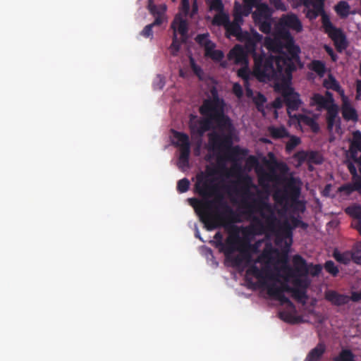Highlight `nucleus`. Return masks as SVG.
Instances as JSON below:
<instances>
[{
  "instance_id": "obj_15",
  "label": "nucleus",
  "mask_w": 361,
  "mask_h": 361,
  "mask_svg": "<svg viewBox=\"0 0 361 361\" xmlns=\"http://www.w3.org/2000/svg\"><path fill=\"white\" fill-rule=\"evenodd\" d=\"M191 117L189 123L190 135L193 139L201 140L204 133L211 129V125L212 122L214 123V121L207 117L204 120L192 121V118H194L195 116L191 115Z\"/></svg>"
},
{
  "instance_id": "obj_44",
  "label": "nucleus",
  "mask_w": 361,
  "mask_h": 361,
  "mask_svg": "<svg viewBox=\"0 0 361 361\" xmlns=\"http://www.w3.org/2000/svg\"><path fill=\"white\" fill-rule=\"evenodd\" d=\"M292 230L296 228H301L302 229H306L308 227L307 224L302 221L300 218L291 216L290 222Z\"/></svg>"
},
{
  "instance_id": "obj_3",
  "label": "nucleus",
  "mask_w": 361,
  "mask_h": 361,
  "mask_svg": "<svg viewBox=\"0 0 361 361\" xmlns=\"http://www.w3.org/2000/svg\"><path fill=\"white\" fill-rule=\"evenodd\" d=\"M188 200L209 231L220 226L225 228L226 224L234 225L241 222L240 214L224 201L223 195L212 200L200 201L196 198Z\"/></svg>"
},
{
  "instance_id": "obj_23",
  "label": "nucleus",
  "mask_w": 361,
  "mask_h": 361,
  "mask_svg": "<svg viewBox=\"0 0 361 361\" xmlns=\"http://www.w3.org/2000/svg\"><path fill=\"white\" fill-rule=\"evenodd\" d=\"M326 123L327 129L331 131L333 130L335 125L336 119L338 116V106L335 104H331L326 108Z\"/></svg>"
},
{
  "instance_id": "obj_55",
  "label": "nucleus",
  "mask_w": 361,
  "mask_h": 361,
  "mask_svg": "<svg viewBox=\"0 0 361 361\" xmlns=\"http://www.w3.org/2000/svg\"><path fill=\"white\" fill-rule=\"evenodd\" d=\"M216 47V44L212 41H208L207 44H204V55L207 57H209L212 51H214V48Z\"/></svg>"
},
{
  "instance_id": "obj_36",
  "label": "nucleus",
  "mask_w": 361,
  "mask_h": 361,
  "mask_svg": "<svg viewBox=\"0 0 361 361\" xmlns=\"http://www.w3.org/2000/svg\"><path fill=\"white\" fill-rule=\"evenodd\" d=\"M289 137V140L287 142L286 145V151L288 153H290L292 151L295 149V148L299 145L301 142V140L299 137L295 135H290Z\"/></svg>"
},
{
  "instance_id": "obj_22",
  "label": "nucleus",
  "mask_w": 361,
  "mask_h": 361,
  "mask_svg": "<svg viewBox=\"0 0 361 361\" xmlns=\"http://www.w3.org/2000/svg\"><path fill=\"white\" fill-rule=\"evenodd\" d=\"M325 351L324 344L319 343L315 348L310 351L305 361H319Z\"/></svg>"
},
{
  "instance_id": "obj_45",
  "label": "nucleus",
  "mask_w": 361,
  "mask_h": 361,
  "mask_svg": "<svg viewBox=\"0 0 361 361\" xmlns=\"http://www.w3.org/2000/svg\"><path fill=\"white\" fill-rule=\"evenodd\" d=\"M322 162L321 156L314 151L308 152V164H320Z\"/></svg>"
},
{
  "instance_id": "obj_57",
  "label": "nucleus",
  "mask_w": 361,
  "mask_h": 361,
  "mask_svg": "<svg viewBox=\"0 0 361 361\" xmlns=\"http://www.w3.org/2000/svg\"><path fill=\"white\" fill-rule=\"evenodd\" d=\"M346 166H347V168H348L349 172L350 173V174L353 176V179H355V178H359V175L357 173V169H356L354 163H353L350 161H346Z\"/></svg>"
},
{
  "instance_id": "obj_28",
  "label": "nucleus",
  "mask_w": 361,
  "mask_h": 361,
  "mask_svg": "<svg viewBox=\"0 0 361 361\" xmlns=\"http://www.w3.org/2000/svg\"><path fill=\"white\" fill-rule=\"evenodd\" d=\"M229 21L230 19L228 15L222 11L214 16L212 23L214 25L224 26L225 28Z\"/></svg>"
},
{
  "instance_id": "obj_60",
  "label": "nucleus",
  "mask_w": 361,
  "mask_h": 361,
  "mask_svg": "<svg viewBox=\"0 0 361 361\" xmlns=\"http://www.w3.org/2000/svg\"><path fill=\"white\" fill-rule=\"evenodd\" d=\"M326 87L327 88L332 89L333 90H335V91H338L340 90V88H341V87H340L339 84L338 83V82L333 77L330 78L329 82H328L326 85Z\"/></svg>"
},
{
  "instance_id": "obj_46",
  "label": "nucleus",
  "mask_w": 361,
  "mask_h": 361,
  "mask_svg": "<svg viewBox=\"0 0 361 361\" xmlns=\"http://www.w3.org/2000/svg\"><path fill=\"white\" fill-rule=\"evenodd\" d=\"M190 188V181L188 178H184L180 179L177 183V190L180 193H183L187 192Z\"/></svg>"
},
{
  "instance_id": "obj_20",
  "label": "nucleus",
  "mask_w": 361,
  "mask_h": 361,
  "mask_svg": "<svg viewBox=\"0 0 361 361\" xmlns=\"http://www.w3.org/2000/svg\"><path fill=\"white\" fill-rule=\"evenodd\" d=\"M350 158H355L358 152H361V132L355 130L353 133L352 140L350 141Z\"/></svg>"
},
{
  "instance_id": "obj_9",
  "label": "nucleus",
  "mask_w": 361,
  "mask_h": 361,
  "mask_svg": "<svg viewBox=\"0 0 361 361\" xmlns=\"http://www.w3.org/2000/svg\"><path fill=\"white\" fill-rule=\"evenodd\" d=\"M246 276H253L259 280V286L265 288L267 290H281L282 293L284 292L292 293L294 288L290 287L286 281L281 283V286H277L276 283H268L266 279H274V276L270 274V271L267 269H259L256 264H251L246 270Z\"/></svg>"
},
{
  "instance_id": "obj_58",
  "label": "nucleus",
  "mask_w": 361,
  "mask_h": 361,
  "mask_svg": "<svg viewBox=\"0 0 361 361\" xmlns=\"http://www.w3.org/2000/svg\"><path fill=\"white\" fill-rule=\"evenodd\" d=\"M271 3L276 10L281 11H286L287 10V7L282 0H271Z\"/></svg>"
},
{
  "instance_id": "obj_11",
  "label": "nucleus",
  "mask_w": 361,
  "mask_h": 361,
  "mask_svg": "<svg viewBox=\"0 0 361 361\" xmlns=\"http://www.w3.org/2000/svg\"><path fill=\"white\" fill-rule=\"evenodd\" d=\"M324 32L334 42V46L338 52H342L348 47V42L344 32L341 29L335 27L331 22L329 17L324 18Z\"/></svg>"
},
{
  "instance_id": "obj_32",
  "label": "nucleus",
  "mask_w": 361,
  "mask_h": 361,
  "mask_svg": "<svg viewBox=\"0 0 361 361\" xmlns=\"http://www.w3.org/2000/svg\"><path fill=\"white\" fill-rule=\"evenodd\" d=\"M302 276L296 275L295 277H292L293 279V283L294 285V288L307 290L309 287L310 284V281L306 278H302Z\"/></svg>"
},
{
  "instance_id": "obj_53",
  "label": "nucleus",
  "mask_w": 361,
  "mask_h": 361,
  "mask_svg": "<svg viewBox=\"0 0 361 361\" xmlns=\"http://www.w3.org/2000/svg\"><path fill=\"white\" fill-rule=\"evenodd\" d=\"M209 34H200L197 35L195 37V41L197 43H198L200 46L204 47V44L207 43L208 41H211L208 39Z\"/></svg>"
},
{
  "instance_id": "obj_12",
  "label": "nucleus",
  "mask_w": 361,
  "mask_h": 361,
  "mask_svg": "<svg viewBox=\"0 0 361 361\" xmlns=\"http://www.w3.org/2000/svg\"><path fill=\"white\" fill-rule=\"evenodd\" d=\"M262 39V35L259 34L255 30H252L251 32L245 31L243 36L240 37L239 41L245 43V47L247 52L252 53L255 63V59L262 56L263 59H267L269 57H274L271 55L267 56L265 53L262 51L259 54L256 53L257 44L259 43ZM254 72L255 73V64L254 65Z\"/></svg>"
},
{
  "instance_id": "obj_7",
  "label": "nucleus",
  "mask_w": 361,
  "mask_h": 361,
  "mask_svg": "<svg viewBox=\"0 0 361 361\" xmlns=\"http://www.w3.org/2000/svg\"><path fill=\"white\" fill-rule=\"evenodd\" d=\"M211 99H205L200 107V113L214 121L216 128L220 132L233 133L234 127L231 119L224 113V101L219 96L216 87L210 90Z\"/></svg>"
},
{
  "instance_id": "obj_26",
  "label": "nucleus",
  "mask_w": 361,
  "mask_h": 361,
  "mask_svg": "<svg viewBox=\"0 0 361 361\" xmlns=\"http://www.w3.org/2000/svg\"><path fill=\"white\" fill-rule=\"evenodd\" d=\"M226 35L228 36L235 37L238 40L243 36L245 31H243L241 26L235 23L229 21L226 27H225Z\"/></svg>"
},
{
  "instance_id": "obj_19",
  "label": "nucleus",
  "mask_w": 361,
  "mask_h": 361,
  "mask_svg": "<svg viewBox=\"0 0 361 361\" xmlns=\"http://www.w3.org/2000/svg\"><path fill=\"white\" fill-rule=\"evenodd\" d=\"M267 131L269 136L276 140L290 137V133L284 126H270L267 128Z\"/></svg>"
},
{
  "instance_id": "obj_40",
  "label": "nucleus",
  "mask_w": 361,
  "mask_h": 361,
  "mask_svg": "<svg viewBox=\"0 0 361 361\" xmlns=\"http://www.w3.org/2000/svg\"><path fill=\"white\" fill-rule=\"evenodd\" d=\"M171 27L173 29V35L172 43L170 46V49H171V54L173 56H176L180 50V44L177 38V35L176 33V27H174V23L171 24Z\"/></svg>"
},
{
  "instance_id": "obj_16",
  "label": "nucleus",
  "mask_w": 361,
  "mask_h": 361,
  "mask_svg": "<svg viewBox=\"0 0 361 361\" xmlns=\"http://www.w3.org/2000/svg\"><path fill=\"white\" fill-rule=\"evenodd\" d=\"M279 25L283 27L291 29L297 32L302 30V25L298 17L294 13L283 15L279 20Z\"/></svg>"
},
{
  "instance_id": "obj_42",
  "label": "nucleus",
  "mask_w": 361,
  "mask_h": 361,
  "mask_svg": "<svg viewBox=\"0 0 361 361\" xmlns=\"http://www.w3.org/2000/svg\"><path fill=\"white\" fill-rule=\"evenodd\" d=\"M325 270L333 276H336L339 272L338 267L332 260H328L324 264Z\"/></svg>"
},
{
  "instance_id": "obj_2",
  "label": "nucleus",
  "mask_w": 361,
  "mask_h": 361,
  "mask_svg": "<svg viewBox=\"0 0 361 361\" xmlns=\"http://www.w3.org/2000/svg\"><path fill=\"white\" fill-rule=\"evenodd\" d=\"M243 207L247 209L251 218L249 227L243 228L245 236L251 234L262 235L267 231L274 233L276 239H290L292 242L293 230L288 220L283 222L277 219L271 205L261 200H253L251 202H243Z\"/></svg>"
},
{
  "instance_id": "obj_49",
  "label": "nucleus",
  "mask_w": 361,
  "mask_h": 361,
  "mask_svg": "<svg viewBox=\"0 0 361 361\" xmlns=\"http://www.w3.org/2000/svg\"><path fill=\"white\" fill-rule=\"evenodd\" d=\"M292 294L293 296L298 301H301L302 299L305 300L307 298V290L294 288Z\"/></svg>"
},
{
  "instance_id": "obj_18",
  "label": "nucleus",
  "mask_w": 361,
  "mask_h": 361,
  "mask_svg": "<svg viewBox=\"0 0 361 361\" xmlns=\"http://www.w3.org/2000/svg\"><path fill=\"white\" fill-rule=\"evenodd\" d=\"M228 59L235 63L247 65V59L244 49L240 45H235L229 52Z\"/></svg>"
},
{
  "instance_id": "obj_13",
  "label": "nucleus",
  "mask_w": 361,
  "mask_h": 361,
  "mask_svg": "<svg viewBox=\"0 0 361 361\" xmlns=\"http://www.w3.org/2000/svg\"><path fill=\"white\" fill-rule=\"evenodd\" d=\"M293 268L288 265L283 267L282 270L284 274V280L289 281V277L298 276H307L309 274V265L307 261L300 255H295L293 257Z\"/></svg>"
},
{
  "instance_id": "obj_64",
  "label": "nucleus",
  "mask_w": 361,
  "mask_h": 361,
  "mask_svg": "<svg viewBox=\"0 0 361 361\" xmlns=\"http://www.w3.org/2000/svg\"><path fill=\"white\" fill-rule=\"evenodd\" d=\"M214 238L216 240V245L219 249L224 245V243L223 242L224 236L221 232H219V231L216 232L214 236Z\"/></svg>"
},
{
  "instance_id": "obj_47",
  "label": "nucleus",
  "mask_w": 361,
  "mask_h": 361,
  "mask_svg": "<svg viewBox=\"0 0 361 361\" xmlns=\"http://www.w3.org/2000/svg\"><path fill=\"white\" fill-rule=\"evenodd\" d=\"M253 101L259 111L261 110L262 108H263L264 104L267 102V98L265 96L262 94L261 92H258L257 95L253 98Z\"/></svg>"
},
{
  "instance_id": "obj_62",
  "label": "nucleus",
  "mask_w": 361,
  "mask_h": 361,
  "mask_svg": "<svg viewBox=\"0 0 361 361\" xmlns=\"http://www.w3.org/2000/svg\"><path fill=\"white\" fill-rule=\"evenodd\" d=\"M233 92L234 94L238 97L240 98L243 95V91L241 85L239 83H234L233 86Z\"/></svg>"
},
{
  "instance_id": "obj_6",
  "label": "nucleus",
  "mask_w": 361,
  "mask_h": 361,
  "mask_svg": "<svg viewBox=\"0 0 361 361\" xmlns=\"http://www.w3.org/2000/svg\"><path fill=\"white\" fill-rule=\"evenodd\" d=\"M211 99H205L200 107V113L214 121L216 128L220 132L233 133L234 127L231 119L224 113V101L219 96L216 87L210 90Z\"/></svg>"
},
{
  "instance_id": "obj_17",
  "label": "nucleus",
  "mask_w": 361,
  "mask_h": 361,
  "mask_svg": "<svg viewBox=\"0 0 361 361\" xmlns=\"http://www.w3.org/2000/svg\"><path fill=\"white\" fill-rule=\"evenodd\" d=\"M324 297L331 305L338 307L347 305L350 302V296L334 290H326Z\"/></svg>"
},
{
  "instance_id": "obj_27",
  "label": "nucleus",
  "mask_w": 361,
  "mask_h": 361,
  "mask_svg": "<svg viewBox=\"0 0 361 361\" xmlns=\"http://www.w3.org/2000/svg\"><path fill=\"white\" fill-rule=\"evenodd\" d=\"M342 115L345 121H357L358 116L356 110L349 104H344L342 107Z\"/></svg>"
},
{
  "instance_id": "obj_21",
  "label": "nucleus",
  "mask_w": 361,
  "mask_h": 361,
  "mask_svg": "<svg viewBox=\"0 0 361 361\" xmlns=\"http://www.w3.org/2000/svg\"><path fill=\"white\" fill-rule=\"evenodd\" d=\"M255 21L262 20H270L271 12L267 4H262L259 5L255 12L252 14Z\"/></svg>"
},
{
  "instance_id": "obj_8",
  "label": "nucleus",
  "mask_w": 361,
  "mask_h": 361,
  "mask_svg": "<svg viewBox=\"0 0 361 361\" xmlns=\"http://www.w3.org/2000/svg\"><path fill=\"white\" fill-rule=\"evenodd\" d=\"M300 193V181L292 177L286 181L282 188L274 192L273 198L277 204L283 206L285 209L293 204H298L302 207V211H303L305 207L299 201Z\"/></svg>"
},
{
  "instance_id": "obj_38",
  "label": "nucleus",
  "mask_w": 361,
  "mask_h": 361,
  "mask_svg": "<svg viewBox=\"0 0 361 361\" xmlns=\"http://www.w3.org/2000/svg\"><path fill=\"white\" fill-rule=\"evenodd\" d=\"M345 212L356 219H361V205L355 204L345 209Z\"/></svg>"
},
{
  "instance_id": "obj_35",
  "label": "nucleus",
  "mask_w": 361,
  "mask_h": 361,
  "mask_svg": "<svg viewBox=\"0 0 361 361\" xmlns=\"http://www.w3.org/2000/svg\"><path fill=\"white\" fill-rule=\"evenodd\" d=\"M334 361H355V356L348 349L342 350L338 355L334 357Z\"/></svg>"
},
{
  "instance_id": "obj_37",
  "label": "nucleus",
  "mask_w": 361,
  "mask_h": 361,
  "mask_svg": "<svg viewBox=\"0 0 361 361\" xmlns=\"http://www.w3.org/2000/svg\"><path fill=\"white\" fill-rule=\"evenodd\" d=\"M280 318L289 324H298L302 322L301 317H295L290 313L280 312Z\"/></svg>"
},
{
  "instance_id": "obj_41",
  "label": "nucleus",
  "mask_w": 361,
  "mask_h": 361,
  "mask_svg": "<svg viewBox=\"0 0 361 361\" xmlns=\"http://www.w3.org/2000/svg\"><path fill=\"white\" fill-rule=\"evenodd\" d=\"M255 22L258 25L259 29L261 32L265 34H269L271 32V24L270 20H262Z\"/></svg>"
},
{
  "instance_id": "obj_43",
  "label": "nucleus",
  "mask_w": 361,
  "mask_h": 361,
  "mask_svg": "<svg viewBox=\"0 0 361 361\" xmlns=\"http://www.w3.org/2000/svg\"><path fill=\"white\" fill-rule=\"evenodd\" d=\"M238 76L244 80V85L246 86L249 83L250 80V71L247 68V65L240 68L238 71Z\"/></svg>"
},
{
  "instance_id": "obj_30",
  "label": "nucleus",
  "mask_w": 361,
  "mask_h": 361,
  "mask_svg": "<svg viewBox=\"0 0 361 361\" xmlns=\"http://www.w3.org/2000/svg\"><path fill=\"white\" fill-rule=\"evenodd\" d=\"M335 11L340 17L346 18L349 15L350 6L348 2L341 1L335 6Z\"/></svg>"
},
{
  "instance_id": "obj_48",
  "label": "nucleus",
  "mask_w": 361,
  "mask_h": 361,
  "mask_svg": "<svg viewBox=\"0 0 361 361\" xmlns=\"http://www.w3.org/2000/svg\"><path fill=\"white\" fill-rule=\"evenodd\" d=\"M313 101L322 108H326L328 100L320 94H314L312 97Z\"/></svg>"
},
{
  "instance_id": "obj_52",
  "label": "nucleus",
  "mask_w": 361,
  "mask_h": 361,
  "mask_svg": "<svg viewBox=\"0 0 361 361\" xmlns=\"http://www.w3.org/2000/svg\"><path fill=\"white\" fill-rule=\"evenodd\" d=\"M161 8H162V11L154 16H156L155 20H154V22L152 23H151V25H153V27L160 25L163 23L164 20H163L162 14L166 11V6H162Z\"/></svg>"
},
{
  "instance_id": "obj_34",
  "label": "nucleus",
  "mask_w": 361,
  "mask_h": 361,
  "mask_svg": "<svg viewBox=\"0 0 361 361\" xmlns=\"http://www.w3.org/2000/svg\"><path fill=\"white\" fill-rule=\"evenodd\" d=\"M310 68L319 76H323L326 72L325 63L319 60H314L311 63Z\"/></svg>"
},
{
  "instance_id": "obj_24",
  "label": "nucleus",
  "mask_w": 361,
  "mask_h": 361,
  "mask_svg": "<svg viewBox=\"0 0 361 361\" xmlns=\"http://www.w3.org/2000/svg\"><path fill=\"white\" fill-rule=\"evenodd\" d=\"M267 294L276 299L280 302L281 305H287L290 309L295 310V305L290 300V299L286 297L284 293H281V290H276L275 291H273L272 290H267Z\"/></svg>"
},
{
  "instance_id": "obj_1",
  "label": "nucleus",
  "mask_w": 361,
  "mask_h": 361,
  "mask_svg": "<svg viewBox=\"0 0 361 361\" xmlns=\"http://www.w3.org/2000/svg\"><path fill=\"white\" fill-rule=\"evenodd\" d=\"M264 44L279 55L267 59L262 56L255 59V75L260 81H282L281 94L290 114V110L296 111L301 104L299 94L290 86L293 73L298 66H302L299 56L300 49L295 44L293 36L287 30L281 31L277 37H266Z\"/></svg>"
},
{
  "instance_id": "obj_31",
  "label": "nucleus",
  "mask_w": 361,
  "mask_h": 361,
  "mask_svg": "<svg viewBox=\"0 0 361 361\" xmlns=\"http://www.w3.org/2000/svg\"><path fill=\"white\" fill-rule=\"evenodd\" d=\"M313 9L310 10V13H314V18H317L319 15L322 16V23L324 27V18L329 17L324 11V4L312 2Z\"/></svg>"
},
{
  "instance_id": "obj_5",
  "label": "nucleus",
  "mask_w": 361,
  "mask_h": 361,
  "mask_svg": "<svg viewBox=\"0 0 361 361\" xmlns=\"http://www.w3.org/2000/svg\"><path fill=\"white\" fill-rule=\"evenodd\" d=\"M225 229L229 235L219 251L224 254L226 260L231 262L233 267L241 266L244 261L248 264L252 259L250 250H254L256 247L250 244L248 239L240 237V228L237 226L226 224Z\"/></svg>"
},
{
  "instance_id": "obj_56",
  "label": "nucleus",
  "mask_w": 361,
  "mask_h": 361,
  "mask_svg": "<svg viewBox=\"0 0 361 361\" xmlns=\"http://www.w3.org/2000/svg\"><path fill=\"white\" fill-rule=\"evenodd\" d=\"M153 25L149 24L147 25L143 30L141 31L140 35L143 36L144 37L148 38V37H153Z\"/></svg>"
},
{
  "instance_id": "obj_14",
  "label": "nucleus",
  "mask_w": 361,
  "mask_h": 361,
  "mask_svg": "<svg viewBox=\"0 0 361 361\" xmlns=\"http://www.w3.org/2000/svg\"><path fill=\"white\" fill-rule=\"evenodd\" d=\"M175 138L178 140L180 144V155L178 158L179 167H187L189 165V158L190 154V142L189 136L182 132L176 130L172 131Z\"/></svg>"
},
{
  "instance_id": "obj_4",
  "label": "nucleus",
  "mask_w": 361,
  "mask_h": 361,
  "mask_svg": "<svg viewBox=\"0 0 361 361\" xmlns=\"http://www.w3.org/2000/svg\"><path fill=\"white\" fill-rule=\"evenodd\" d=\"M209 144L213 151L223 153L217 159L218 168L221 172L228 171L226 161L233 162L232 171L240 169V166L236 163L247 154L248 150L241 148L239 145L233 146L232 133L212 132L208 134Z\"/></svg>"
},
{
  "instance_id": "obj_29",
  "label": "nucleus",
  "mask_w": 361,
  "mask_h": 361,
  "mask_svg": "<svg viewBox=\"0 0 361 361\" xmlns=\"http://www.w3.org/2000/svg\"><path fill=\"white\" fill-rule=\"evenodd\" d=\"M295 118H296L299 121L310 126L314 132H317L318 130V124L313 118L304 114L295 115Z\"/></svg>"
},
{
  "instance_id": "obj_25",
  "label": "nucleus",
  "mask_w": 361,
  "mask_h": 361,
  "mask_svg": "<svg viewBox=\"0 0 361 361\" xmlns=\"http://www.w3.org/2000/svg\"><path fill=\"white\" fill-rule=\"evenodd\" d=\"M334 258L339 263L348 264L352 261V252L350 250L341 252L338 249H334L332 254Z\"/></svg>"
},
{
  "instance_id": "obj_51",
  "label": "nucleus",
  "mask_w": 361,
  "mask_h": 361,
  "mask_svg": "<svg viewBox=\"0 0 361 361\" xmlns=\"http://www.w3.org/2000/svg\"><path fill=\"white\" fill-rule=\"evenodd\" d=\"M294 157L298 161L299 164H301L308 159V152L299 151L296 152Z\"/></svg>"
},
{
  "instance_id": "obj_59",
  "label": "nucleus",
  "mask_w": 361,
  "mask_h": 361,
  "mask_svg": "<svg viewBox=\"0 0 361 361\" xmlns=\"http://www.w3.org/2000/svg\"><path fill=\"white\" fill-rule=\"evenodd\" d=\"M243 16L239 12L237 6L235 7L234 13H233V23H235L238 25H241L243 22Z\"/></svg>"
},
{
  "instance_id": "obj_33",
  "label": "nucleus",
  "mask_w": 361,
  "mask_h": 361,
  "mask_svg": "<svg viewBox=\"0 0 361 361\" xmlns=\"http://www.w3.org/2000/svg\"><path fill=\"white\" fill-rule=\"evenodd\" d=\"M350 251L352 252V261L356 264L361 265V242L356 243Z\"/></svg>"
},
{
  "instance_id": "obj_39",
  "label": "nucleus",
  "mask_w": 361,
  "mask_h": 361,
  "mask_svg": "<svg viewBox=\"0 0 361 361\" xmlns=\"http://www.w3.org/2000/svg\"><path fill=\"white\" fill-rule=\"evenodd\" d=\"M173 23H177L178 26L176 27V30H177L178 32L181 35V36L185 37L187 35L188 28L186 20L179 18L178 20L176 19Z\"/></svg>"
},
{
  "instance_id": "obj_61",
  "label": "nucleus",
  "mask_w": 361,
  "mask_h": 361,
  "mask_svg": "<svg viewBox=\"0 0 361 361\" xmlns=\"http://www.w3.org/2000/svg\"><path fill=\"white\" fill-rule=\"evenodd\" d=\"M190 65L195 74L197 75L199 78H201V75L202 74V70L199 66H197L195 63L194 59L192 58L190 59Z\"/></svg>"
},
{
  "instance_id": "obj_50",
  "label": "nucleus",
  "mask_w": 361,
  "mask_h": 361,
  "mask_svg": "<svg viewBox=\"0 0 361 361\" xmlns=\"http://www.w3.org/2000/svg\"><path fill=\"white\" fill-rule=\"evenodd\" d=\"M209 8L211 10L218 11L219 13L224 11V4L221 0H212Z\"/></svg>"
},
{
  "instance_id": "obj_54",
  "label": "nucleus",
  "mask_w": 361,
  "mask_h": 361,
  "mask_svg": "<svg viewBox=\"0 0 361 361\" xmlns=\"http://www.w3.org/2000/svg\"><path fill=\"white\" fill-rule=\"evenodd\" d=\"M309 265V273L313 276H318L322 271V267L319 264H315L310 263Z\"/></svg>"
},
{
  "instance_id": "obj_63",
  "label": "nucleus",
  "mask_w": 361,
  "mask_h": 361,
  "mask_svg": "<svg viewBox=\"0 0 361 361\" xmlns=\"http://www.w3.org/2000/svg\"><path fill=\"white\" fill-rule=\"evenodd\" d=\"M209 58L214 61H219L224 58V53L221 50L214 49L211 54Z\"/></svg>"
},
{
  "instance_id": "obj_10",
  "label": "nucleus",
  "mask_w": 361,
  "mask_h": 361,
  "mask_svg": "<svg viewBox=\"0 0 361 361\" xmlns=\"http://www.w3.org/2000/svg\"><path fill=\"white\" fill-rule=\"evenodd\" d=\"M195 192L205 200L214 197L216 199L219 195H222L219 192V188L214 183V180L210 178L208 175L201 173L197 176L196 183L195 184Z\"/></svg>"
}]
</instances>
